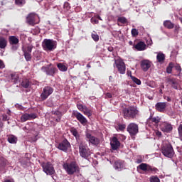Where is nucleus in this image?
Returning <instances> with one entry per match:
<instances>
[{"label": "nucleus", "instance_id": "nucleus-31", "mask_svg": "<svg viewBox=\"0 0 182 182\" xmlns=\"http://www.w3.org/2000/svg\"><path fill=\"white\" fill-rule=\"evenodd\" d=\"M82 112L84 113V114H85V116H87L88 117L92 116V111L89 109L87 107H85Z\"/></svg>", "mask_w": 182, "mask_h": 182}, {"label": "nucleus", "instance_id": "nucleus-41", "mask_svg": "<svg viewBox=\"0 0 182 182\" xmlns=\"http://www.w3.org/2000/svg\"><path fill=\"white\" fill-rule=\"evenodd\" d=\"M150 182H160V179L157 176H152L150 178Z\"/></svg>", "mask_w": 182, "mask_h": 182}, {"label": "nucleus", "instance_id": "nucleus-5", "mask_svg": "<svg viewBox=\"0 0 182 182\" xmlns=\"http://www.w3.org/2000/svg\"><path fill=\"white\" fill-rule=\"evenodd\" d=\"M44 50H49L52 52L53 49H56V42L51 39H45L42 44Z\"/></svg>", "mask_w": 182, "mask_h": 182}, {"label": "nucleus", "instance_id": "nucleus-63", "mask_svg": "<svg viewBox=\"0 0 182 182\" xmlns=\"http://www.w3.org/2000/svg\"><path fill=\"white\" fill-rule=\"evenodd\" d=\"M130 45H132L133 43L132 41L129 42Z\"/></svg>", "mask_w": 182, "mask_h": 182}, {"label": "nucleus", "instance_id": "nucleus-44", "mask_svg": "<svg viewBox=\"0 0 182 182\" xmlns=\"http://www.w3.org/2000/svg\"><path fill=\"white\" fill-rule=\"evenodd\" d=\"M0 69H5V63L0 59Z\"/></svg>", "mask_w": 182, "mask_h": 182}, {"label": "nucleus", "instance_id": "nucleus-32", "mask_svg": "<svg viewBox=\"0 0 182 182\" xmlns=\"http://www.w3.org/2000/svg\"><path fill=\"white\" fill-rule=\"evenodd\" d=\"M92 38L93 39V41H95V42H98L99 41V35H97V33H96V32H93L91 34Z\"/></svg>", "mask_w": 182, "mask_h": 182}, {"label": "nucleus", "instance_id": "nucleus-25", "mask_svg": "<svg viewBox=\"0 0 182 182\" xmlns=\"http://www.w3.org/2000/svg\"><path fill=\"white\" fill-rule=\"evenodd\" d=\"M156 60L159 63H164L166 60V55L163 53H158L156 55Z\"/></svg>", "mask_w": 182, "mask_h": 182}, {"label": "nucleus", "instance_id": "nucleus-7", "mask_svg": "<svg viewBox=\"0 0 182 182\" xmlns=\"http://www.w3.org/2000/svg\"><path fill=\"white\" fill-rule=\"evenodd\" d=\"M114 65H116L118 72L121 75H124L126 73V65L122 59H117L114 60Z\"/></svg>", "mask_w": 182, "mask_h": 182}, {"label": "nucleus", "instance_id": "nucleus-54", "mask_svg": "<svg viewBox=\"0 0 182 182\" xmlns=\"http://www.w3.org/2000/svg\"><path fill=\"white\" fill-rule=\"evenodd\" d=\"M166 100H167L168 102H171V98H170V97H167Z\"/></svg>", "mask_w": 182, "mask_h": 182}, {"label": "nucleus", "instance_id": "nucleus-16", "mask_svg": "<svg viewBox=\"0 0 182 182\" xmlns=\"http://www.w3.org/2000/svg\"><path fill=\"white\" fill-rule=\"evenodd\" d=\"M74 116L83 126L86 125V123H87V119H86V117H85L80 112H75Z\"/></svg>", "mask_w": 182, "mask_h": 182}, {"label": "nucleus", "instance_id": "nucleus-55", "mask_svg": "<svg viewBox=\"0 0 182 182\" xmlns=\"http://www.w3.org/2000/svg\"><path fill=\"white\" fill-rule=\"evenodd\" d=\"M91 21H92V22H95V23H97V21L94 20L93 18H92Z\"/></svg>", "mask_w": 182, "mask_h": 182}, {"label": "nucleus", "instance_id": "nucleus-38", "mask_svg": "<svg viewBox=\"0 0 182 182\" xmlns=\"http://www.w3.org/2000/svg\"><path fill=\"white\" fill-rule=\"evenodd\" d=\"M173 70V63H170L168 66L166 68L167 73H171Z\"/></svg>", "mask_w": 182, "mask_h": 182}, {"label": "nucleus", "instance_id": "nucleus-62", "mask_svg": "<svg viewBox=\"0 0 182 182\" xmlns=\"http://www.w3.org/2000/svg\"><path fill=\"white\" fill-rule=\"evenodd\" d=\"M180 21H181V23H182V18H180Z\"/></svg>", "mask_w": 182, "mask_h": 182}, {"label": "nucleus", "instance_id": "nucleus-60", "mask_svg": "<svg viewBox=\"0 0 182 182\" xmlns=\"http://www.w3.org/2000/svg\"><path fill=\"white\" fill-rule=\"evenodd\" d=\"M173 87H174V89H177V86L176 85H175Z\"/></svg>", "mask_w": 182, "mask_h": 182}, {"label": "nucleus", "instance_id": "nucleus-51", "mask_svg": "<svg viewBox=\"0 0 182 182\" xmlns=\"http://www.w3.org/2000/svg\"><path fill=\"white\" fill-rule=\"evenodd\" d=\"M4 127V123L2 122H1V119H0V132H2V129Z\"/></svg>", "mask_w": 182, "mask_h": 182}, {"label": "nucleus", "instance_id": "nucleus-21", "mask_svg": "<svg viewBox=\"0 0 182 182\" xmlns=\"http://www.w3.org/2000/svg\"><path fill=\"white\" fill-rule=\"evenodd\" d=\"M114 168L118 171H122L124 168V162L123 161L119 160L114 162Z\"/></svg>", "mask_w": 182, "mask_h": 182}, {"label": "nucleus", "instance_id": "nucleus-1", "mask_svg": "<svg viewBox=\"0 0 182 182\" xmlns=\"http://www.w3.org/2000/svg\"><path fill=\"white\" fill-rule=\"evenodd\" d=\"M139 111L136 106H129L122 109V114L127 120L136 119L139 116Z\"/></svg>", "mask_w": 182, "mask_h": 182}, {"label": "nucleus", "instance_id": "nucleus-29", "mask_svg": "<svg viewBox=\"0 0 182 182\" xmlns=\"http://www.w3.org/2000/svg\"><path fill=\"white\" fill-rule=\"evenodd\" d=\"M164 26L167 28V29H173L174 28V24L171 21L166 20L164 22Z\"/></svg>", "mask_w": 182, "mask_h": 182}, {"label": "nucleus", "instance_id": "nucleus-48", "mask_svg": "<svg viewBox=\"0 0 182 182\" xmlns=\"http://www.w3.org/2000/svg\"><path fill=\"white\" fill-rule=\"evenodd\" d=\"M156 136H158V137H161V132L156 130L155 131Z\"/></svg>", "mask_w": 182, "mask_h": 182}, {"label": "nucleus", "instance_id": "nucleus-39", "mask_svg": "<svg viewBox=\"0 0 182 182\" xmlns=\"http://www.w3.org/2000/svg\"><path fill=\"white\" fill-rule=\"evenodd\" d=\"M21 86L25 89H28V87H29V81H23L21 82Z\"/></svg>", "mask_w": 182, "mask_h": 182}, {"label": "nucleus", "instance_id": "nucleus-2", "mask_svg": "<svg viewBox=\"0 0 182 182\" xmlns=\"http://www.w3.org/2000/svg\"><path fill=\"white\" fill-rule=\"evenodd\" d=\"M161 153L165 156V157L172 159V157L174 156V149H173L171 144L168 141L164 142L162 144Z\"/></svg>", "mask_w": 182, "mask_h": 182}, {"label": "nucleus", "instance_id": "nucleus-45", "mask_svg": "<svg viewBox=\"0 0 182 182\" xmlns=\"http://www.w3.org/2000/svg\"><path fill=\"white\" fill-rule=\"evenodd\" d=\"M53 114H55V116H58L60 117L62 113L59 111H54V112H52Z\"/></svg>", "mask_w": 182, "mask_h": 182}, {"label": "nucleus", "instance_id": "nucleus-3", "mask_svg": "<svg viewBox=\"0 0 182 182\" xmlns=\"http://www.w3.org/2000/svg\"><path fill=\"white\" fill-rule=\"evenodd\" d=\"M63 168L70 176L75 174L76 171H79V166L76 164V162L73 161L71 163H66L63 164Z\"/></svg>", "mask_w": 182, "mask_h": 182}, {"label": "nucleus", "instance_id": "nucleus-17", "mask_svg": "<svg viewBox=\"0 0 182 182\" xmlns=\"http://www.w3.org/2000/svg\"><path fill=\"white\" fill-rule=\"evenodd\" d=\"M70 147V143L67 139H64L63 141L59 144L58 149L63 151H68V149Z\"/></svg>", "mask_w": 182, "mask_h": 182}, {"label": "nucleus", "instance_id": "nucleus-42", "mask_svg": "<svg viewBox=\"0 0 182 182\" xmlns=\"http://www.w3.org/2000/svg\"><path fill=\"white\" fill-rule=\"evenodd\" d=\"M131 32H132V36H137V35H139V31L136 28H132Z\"/></svg>", "mask_w": 182, "mask_h": 182}, {"label": "nucleus", "instance_id": "nucleus-56", "mask_svg": "<svg viewBox=\"0 0 182 182\" xmlns=\"http://www.w3.org/2000/svg\"><path fill=\"white\" fill-rule=\"evenodd\" d=\"M171 82L172 85H176V81H174V80H171Z\"/></svg>", "mask_w": 182, "mask_h": 182}, {"label": "nucleus", "instance_id": "nucleus-22", "mask_svg": "<svg viewBox=\"0 0 182 182\" xmlns=\"http://www.w3.org/2000/svg\"><path fill=\"white\" fill-rule=\"evenodd\" d=\"M110 145L112 150H117V149L120 147V141H119V139L116 137H113L110 142Z\"/></svg>", "mask_w": 182, "mask_h": 182}, {"label": "nucleus", "instance_id": "nucleus-49", "mask_svg": "<svg viewBox=\"0 0 182 182\" xmlns=\"http://www.w3.org/2000/svg\"><path fill=\"white\" fill-rule=\"evenodd\" d=\"M17 45H18V44L12 45L11 49H12L13 50H18V46H17Z\"/></svg>", "mask_w": 182, "mask_h": 182}, {"label": "nucleus", "instance_id": "nucleus-52", "mask_svg": "<svg viewBox=\"0 0 182 182\" xmlns=\"http://www.w3.org/2000/svg\"><path fill=\"white\" fill-rule=\"evenodd\" d=\"M55 121L57 122V123H59V122H60V117H58Z\"/></svg>", "mask_w": 182, "mask_h": 182}, {"label": "nucleus", "instance_id": "nucleus-34", "mask_svg": "<svg viewBox=\"0 0 182 182\" xmlns=\"http://www.w3.org/2000/svg\"><path fill=\"white\" fill-rule=\"evenodd\" d=\"M11 77L14 83H16V81L19 79V77L16 74H11Z\"/></svg>", "mask_w": 182, "mask_h": 182}, {"label": "nucleus", "instance_id": "nucleus-4", "mask_svg": "<svg viewBox=\"0 0 182 182\" xmlns=\"http://www.w3.org/2000/svg\"><path fill=\"white\" fill-rule=\"evenodd\" d=\"M79 153L80 157L87 159L90 156V149L87 145L81 143L79 144Z\"/></svg>", "mask_w": 182, "mask_h": 182}, {"label": "nucleus", "instance_id": "nucleus-15", "mask_svg": "<svg viewBox=\"0 0 182 182\" xmlns=\"http://www.w3.org/2000/svg\"><path fill=\"white\" fill-rule=\"evenodd\" d=\"M36 18V14H35V13H31L26 17V22L28 23V25H31V26H33L36 25V21H35Z\"/></svg>", "mask_w": 182, "mask_h": 182}, {"label": "nucleus", "instance_id": "nucleus-58", "mask_svg": "<svg viewBox=\"0 0 182 182\" xmlns=\"http://www.w3.org/2000/svg\"><path fill=\"white\" fill-rule=\"evenodd\" d=\"M150 42H151V43H149V45H150V46L153 45V41H151V40H150Z\"/></svg>", "mask_w": 182, "mask_h": 182}, {"label": "nucleus", "instance_id": "nucleus-40", "mask_svg": "<svg viewBox=\"0 0 182 182\" xmlns=\"http://www.w3.org/2000/svg\"><path fill=\"white\" fill-rule=\"evenodd\" d=\"M77 107L78 110H80V112H82L83 109H85V107H86V106H85L80 103H77Z\"/></svg>", "mask_w": 182, "mask_h": 182}, {"label": "nucleus", "instance_id": "nucleus-47", "mask_svg": "<svg viewBox=\"0 0 182 182\" xmlns=\"http://www.w3.org/2000/svg\"><path fill=\"white\" fill-rule=\"evenodd\" d=\"M126 129V124H119V130H124Z\"/></svg>", "mask_w": 182, "mask_h": 182}, {"label": "nucleus", "instance_id": "nucleus-36", "mask_svg": "<svg viewBox=\"0 0 182 182\" xmlns=\"http://www.w3.org/2000/svg\"><path fill=\"white\" fill-rule=\"evenodd\" d=\"M15 4H16V5H18L19 6H22V5H25L26 1H25V0H16Z\"/></svg>", "mask_w": 182, "mask_h": 182}, {"label": "nucleus", "instance_id": "nucleus-46", "mask_svg": "<svg viewBox=\"0 0 182 182\" xmlns=\"http://www.w3.org/2000/svg\"><path fill=\"white\" fill-rule=\"evenodd\" d=\"M72 134L75 136V137H77V130L76 129H73L71 131Z\"/></svg>", "mask_w": 182, "mask_h": 182}, {"label": "nucleus", "instance_id": "nucleus-20", "mask_svg": "<svg viewBox=\"0 0 182 182\" xmlns=\"http://www.w3.org/2000/svg\"><path fill=\"white\" fill-rule=\"evenodd\" d=\"M161 121V118H160V117H153L152 115L147 119L148 123H152L153 124H155V126H157Z\"/></svg>", "mask_w": 182, "mask_h": 182}, {"label": "nucleus", "instance_id": "nucleus-23", "mask_svg": "<svg viewBox=\"0 0 182 182\" xmlns=\"http://www.w3.org/2000/svg\"><path fill=\"white\" fill-rule=\"evenodd\" d=\"M134 48L139 51L146 50V43H144L143 41L139 42L134 46Z\"/></svg>", "mask_w": 182, "mask_h": 182}, {"label": "nucleus", "instance_id": "nucleus-27", "mask_svg": "<svg viewBox=\"0 0 182 182\" xmlns=\"http://www.w3.org/2000/svg\"><path fill=\"white\" fill-rule=\"evenodd\" d=\"M7 141H9V143H11V144H16L18 141V138L14 135H9Z\"/></svg>", "mask_w": 182, "mask_h": 182}, {"label": "nucleus", "instance_id": "nucleus-12", "mask_svg": "<svg viewBox=\"0 0 182 182\" xmlns=\"http://www.w3.org/2000/svg\"><path fill=\"white\" fill-rule=\"evenodd\" d=\"M161 130L164 133H171L173 132V125L168 122H163L161 124Z\"/></svg>", "mask_w": 182, "mask_h": 182}, {"label": "nucleus", "instance_id": "nucleus-59", "mask_svg": "<svg viewBox=\"0 0 182 182\" xmlns=\"http://www.w3.org/2000/svg\"><path fill=\"white\" fill-rule=\"evenodd\" d=\"M87 68H90V65L87 64Z\"/></svg>", "mask_w": 182, "mask_h": 182}, {"label": "nucleus", "instance_id": "nucleus-13", "mask_svg": "<svg viewBox=\"0 0 182 182\" xmlns=\"http://www.w3.org/2000/svg\"><path fill=\"white\" fill-rule=\"evenodd\" d=\"M86 137L88 139L90 143L92 144L93 146H99L100 143V140L98 138H96L94 136H92L90 134L87 133L86 134Z\"/></svg>", "mask_w": 182, "mask_h": 182}, {"label": "nucleus", "instance_id": "nucleus-14", "mask_svg": "<svg viewBox=\"0 0 182 182\" xmlns=\"http://www.w3.org/2000/svg\"><path fill=\"white\" fill-rule=\"evenodd\" d=\"M167 107V102H158L155 105V109L160 113H164Z\"/></svg>", "mask_w": 182, "mask_h": 182}, {"label": "nucleus", "instance_id": "nucleus-6", "mask_svg": "<svg viewBox=\"0 0 182 182\" xmlns=\"http://www.w3.org/2000/svg\"><path fill=\"white\" fill-rule=\"evenodd\" d=\"M32 49L33 46L29 45L26 48H22V51L26 62H31L32 60Z\"/></svg>", "mask_w": 182, "mask_h": 182}, {"label": "nucleus", "instance_id": "nucleus-61", "mask_svg": "<svg viewBox=\"0 0 182 182\" xmlns=\"http://www.w3.org/2000/svg\"><path fill=\"white\" fill-rule=\"evenodd\" d=\"M18 107H19V109H22V106H19Z\"/></svg>", "mask_w": 182, "mask_h": 182}, {"label": "nucleus", "instance_id": "nucleus-24", "mask_svg": "<svg viewBox=\"0 0 182 182\" xmlns=\"http://www.w3.org/2000/svg\"><path fill=\"white\" fill-rule=\"evenodd\" d=\"M8 46V40L3 36H0V49H5Z\"/></svg>", "mask_w": 182, "mask_h": 182}, {"label": "nucleus", "instance_id": "nucleus-9", "mask_svg": "<svg viewBox=\"0 0 182 182\" xmlns=\"http://www.w3.org/2000/svg\"><path fill=\"white\" fill-rule=\"evenodd\" d=\"M127 132L129 133L130 136H136L139 133V125L136 123H130L127 128Z\"/></svg>", "mask_w": 182, "mask_h": 182}, {"label": "nucleus", "instance_id": "nucleus-18", "mask_svg": "<svg viewBox=\"0 0 182 182\" xmlns=\"http://www.w3.org/2000/svg\"><path fill=\"white\" fill-rule=\"evenodd\" d=\"M141 68L144 72H147L151 68V62L149 60H144L141 62Z\"/></svg>", "mask_w": 182, "mask_h": 182}, {"label": "nucleus", "instance_id": "nucleus-64", "mask_svg": "<svg viewBox=\"0 0 182 182\" xmlns=\"http://www.w3.org/2000/svg\"><path fill=\"white\" fill-rule=\"evenodd\" d=\"M112 79V76H109V80Z\"/></svg>", "mask_w": 182, "mask_h": 182}, {"label": "nucleus", "instance_id": "nucleus-43", "mask_svg": "<svg viewBox=\"0 0 182 182\" xmlns=\"http://www.w3.org/2000/svg\"><path fill=\"white\" fill-rule=\"evenodd\" d=\"M148 171H151V173H156L157 172V168H153L152 166H149V169H148Z\"/></svg>", "mask_w": 182, "mask_h": 182}, {"label": "nucleus", "instance_id": "nucleus-19", "mask_svg": "<svg viewBox=\"0 0 182 182\" xmlns=\"http://www.w3.org/2000/svg\"><path fill=\"white\" fill-rule=\"evenodd\" d=\"M32 119H36V114H35V113H31V114L26 113V114H23L21 117V120L23 122H26L27 120H32Z\"/></svg>", "mask_w": 182, "mask_h": 182}, {"label": "nucleus", "instance_id": "nucleus-57", "mask_svg": "<svg viewBox=\"0 0 182 182\" xmlns=\"http://www.w3.org/2000/svg\"><path fill=\"white\" fill-rule=\"evenodd\" d=\"M159 93H163V90L160 89L159 90Z\"/></svg>", "mask_w": 182, "mask_h": 182}, {"label": "nucleus", "instance_id": "nucleus-33", "mask_svg": "<svg viewBox=\"0 0 182 182\" xmlns=\"http://www.w3.org/2000/svg\"><path fill=\"white\" fill-rule=\"evenodd\" d=\"M7 164H8V160H6V159H5L4 157L0 158V164H1V166H2L4 167Z\"/></svg>", "mask_w": 182, "mask_h": 182}, {"label": "nucleus", "instance_id": "nucleus-28", "mask_svg": "<svg viewBox=\"0 0 182 182\" xmlns=\"http://www.w3.org/2000/svg\"><path fill=\"white\" fill-rule=\"evenodd\" d=\"M137 168L142 170V171H149L150 170V165L147 164H141Z\"/></svg>", "mask_w": 182, "mask_h": 182}, {"label": "nucleus", "instance_id": "nucleus-35", "mask_svg": "<svg viewBox=\"0 0 182 182\" xmlns=\"http://www.w3.org/2000/svg\"><path fill=\"white\" fill-rule=\"evenodd\" d=\"M117 21L121 23H127V18L126 17H119Z\"/></svg>", "mask_w": 182, "mask_h": 182}, {"label": "nucleus", "instance_id": "nucleus-53", "mask_svg": "<svg viewBox=\"0 0 182 182\" xmlns=\"http://www.w3.org/2000/svg\"><path fill=\"white\" fill-rule=\"evenodd\" d=\"M141 159H137L136 160V163L138 164H140V163H141Z\"/></svg>", "mask_w": 182, "mask_h": 182}, {"label": "nucleus", "instance_id": "nucleus-50", "mask_svg": "<svg viewBox=\"0 0 182 182\" xmlns=\"http://www.w3.org/2000/svg\"><path fill=\"white\" fill-rule=\"evenodd\" d=\"M105 97H106V99H111L112 94L110 92L106 93Z\"/></svg>", "mask_w": 182, "mask_h": 182}, {"label": "nucleus", "instance_id": "nucleus-10", "mask_svg": "<svg viewBox=\"0 0 182 182\" xmlns=\"http://www.w3.org/2000/svg\"><path fill=\"white\" fill-rule=\"evenodd\" d=\"M41 70L48 76H53L56 72V68L52 67V64H50L47 66H43Z\"/></svg>", "mask_w": 182, "mask_h": 182}, {"label": "nucleus", "instance_id": "nucleus-8", "mask_svg": "<svg viewBox=\"0 0 182 182\" xmlns=\"http://www.w3.org/2000/svg\"><path fill=\"white\" fill-rule=\"evenodd\" d=\"M42 167L44 173L49 176H52L55 173V168H53V165L50 162L43 163Z\"/></svg>", "mask_w": 182, "mask_h": 182}, {"label": "nucleus", "instance_id": "nucleus-30", "mask_svg": "<svg viewBox=\"0 0 182 182\" xmlns=\"http://www.w3.org/2000/svg\"><path fill=\"white\" fill-rule=\"evenodd\" d=\"M57 68H58L59 70H60L61 72H66V70H68V67H66V65L61 63H59L57 65Z\"/></svg>", "mask_w": 182, "mask_h": 182}, {"label": "nucleus", "instance_id": "nucleus-37", "mask_svg": "<svg viewBox=\"0 0 182 182\" xmlns=\"http://www.w3.org/2000/svg\"><path fill=\"white\" fill-rule=\"evenodd\" d=\"M131 77L134 83H136V85H141V81H140V80H139L137 77L133 76Z\"/></svg>", "mask_w": 182, "mask_h": 182}, {"label": "nucleus", "instance_id": "nucleus-26", "mask_svg": "<svg viewBox=\"0 0 182 182\" xmlns=\"http://www.w3.org/2000/svg\"><path fill=\"white\" fill-rule=\"evenodd\" d=\"M10 45H18L19 43V39L15 36H11L9 38Z\"/></svg>", "mask_w": 182, "mask_h": 182}, {"label": "nucleus", "instance_id": "nucleus-11", "mask_svg": "<svg viewBox=\"0 0 182 182\" xmlns=\"http://www.w3.org/2000/svg\"><path fill=\"white\" fill-rule=\"evenodd\" d=\"M53 93V88L51 87H45L43 90V92L41 94V97L42 100H46L50 94Z\"/></svg>", "mask_w": 182, "mask_h": 182}]
</instances>
